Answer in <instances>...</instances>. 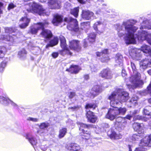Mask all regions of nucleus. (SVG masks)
Listing matches in <instances>:
<instances>
[{
	"instance_id": "64",
	"label": "nucleus",
	"mask_w": 151,
	"mask_h": 151,
	"mask_svg": "<svg viewBox=\"0 0 151 151\" xmlns=\"http://www.w3.org/2000/svg\"><path fill=\"white\" fill-rule=\"evenodd\" d=\"M128 148H129V151H132V146L130 145H128Z\"/></svg>"
},
{
	"instance_id": "21",
	"label": "nucleus",
	"mask_w": 151,
	"mask_h": 151,
	"mask_svg": "<svg viewBox=\"0 0 151 151\" xmlns=\"http://www.w3.org/2000/svg\"><path fill=\"white\" fill-rule=\"evenodd\" d=\"M101 91V88L98 86H95L90 92L91 96L93 97Z\"/></svg>"
},
{
	"instance_id": "61",
	"label": "nucleus",
	"mask_w": 151,
	"mask_h": 151,
	"mask_svg": "<svg viewBox=\"0 0 151 151\" xmlns=\"http://www.w3.org/2000/svg\"><path fill=\"white\" fill-rule=\"evenodd\" d=\"M67 131V129L65 128H63L60 130V132H66Z\"/></svg>"
},
{
	"instance_id": "10",
	"label": "nucleus",
	"mask_w": 151,
	"mask_h": 151,
	"mask_svg": "<svg viewBox=\"0 0 151 151\" xmlns=\"http://www.w3.org/2000/svg\"><path fill=\"white\" fill-rule=\"evenodd\" d=\"M69 47L71 50L79 51L81 49L80 41L78 40H73L69 41Z\"/></svg>"
},
{
	"instance_id": "19",
	"label": "nucleus",
	"mask_w": 151,
	"mask_h": 151,
	"mask_svg": "<svg viewBox=\"0 0 151 151\" xmlns=\"http://www.w3.org/2000/svg\"><path fill=\"white\" fill-rule=\"evenodd\" d=\"M88 120L91 122L93 123L97 120V118L94 114L91 111H88L86 114Z\"/></svg>"
},
{
	"instance_id": "6",
	"label": "nucleus",
	"mask_w": 151,
	"mask_h": 151,
	"mask_svg": "<svg viewBox=\"0 0 151 151\" xmlns=\"http://www.w3.org/2000/svg\"><path fill=\"white\" fill-rule=\"evenodd\" d=\"M139 146L142 147L136 148L134 151H146L147 149L144 147H151V134L146 136L142 139L139 142Z\"/></svg>"
},
{
	"instance_id": "22",
	"label": "nucleus",
	"mask_w": 151,
	"mask_h": 151,
	"mask_svg": "<svg viewBox=\"0 0 151 151\" xmlns=\"http://www.w3.org/2000/svg\"><path fill=\"white\" fill-rule=\"evenodd\" d=\"M68 150L71 151H81L80 150V147L77 144L71 143L68 147Z\"/></svg>"
},
{
	"instance_id": "58",
	"label": "nucleus",
	"mask_w": 151,
	"mask_h": 151,
	"mask_svg": "<svg viewBox=\"0 0 151 151\" xmlns=\"http://www.w3.org/2000/svg\"><path fill=\"white\" fill-rule=\"evenodd\" d=\"M3 6V4L1 2H0V14H2V13L1 9L2 8Z\"/></svg>"
},
{
	"instance_id": "45",
	"label": "nucleus",
	"mask_w": 151,
	"mask_h": 151,
	"mask_svg": "<svg viewBox=\"0 0 151 151\" xmlns=\"http://www.w3.org/2000/svg\"><path fill=\"white\" fill-rule=\"evenodd\" d=\"M83 134L82 138L83 139H88L90 137V134H89V133H81Z\"/></svg>"
},
{
	"instance_id": "60",
	"label": "nucleus",
	"mask_w": 151,
	"mask_h": 151,
	"mask_svg": "<svg viewBox=\"0 0 151 151\" xmlns=\"http://www.w3.org/2000/svg\"><path fill=\"white\" fill-rule=\"evenodd\" d=\"M96 55L98 57H100L102 55V52H97L96 53Z\"/></svg>"
},
{
	"instance_id": "63",
	"label": "nucleus",
	"mask_w": 151,
	"mask_h": 151,
	"mask_svg": "<svg viewBox=\"0 0 151 151\" xmlns=\"http://www.w3.org/2000/svg\"><path fill=\"white\" fill-rule=\"evenodd\" d=\"M84 78H85V79L86 80H87L89 78V76L88 75H85Z\"/></svg>"
},
{
	"instance_id": "30",
	"label": "nucleus",
	"mask_w": 151,
	"mask_h": 151,
	"mask_svg": "<svg viewBox=\"0 0 151 151\" xmlns=\"http://www.w3.org/2000/svg\"><path fill=\"white\" fill-rule=\"evenodd\" d=\"M0 101L1 102L3 101L4 103H5V102L8 103L10 102H11V104L12 105L14 106V107H18V105L14 103L8 98H6L3 96H0Z\"/></svg>"
},
{
	"instance_id": "36",
	"label": "nucleus",
	"mask_w": 151,
	"mask_h": 151,
	"mask_svg": "<svg viewBox=\"0 0 151 151\" xmlns=\"http://www.w3.org/2000/svg\"><path fill=\"white\" fill-rule=\"evenodd\" d=\"M6 52L7 50L5 47H0V58H2L4 57Z\"/></svg>"
},
{
	"instance_id": "17",
	"label": "nucleus",
	"mask_w": 151,
	"mask_h": 151,
	"mask_svg": "<svg viewBox=\"0 0 151 151\" xmlns=\"http://www.w3.org/2000/svg\"><path fill=\"white\" fill-rule=\"evenodd\" d=\"M63 17L58 14H55L53 15V18L52 21L53 24L55 26H58L62 21Z\"/></svg>"
},
{
	"instance_id": "26",
	"label": "nucleus",
	"mask_w": 151,
	"mask_h": 151,
	"mask_svg": "<svg viewBox=\"0 0 151 151\" xmlns=\"http://www.w3.org/2000/svg\"><path fill=\"white\" fill-rule=\"evenodd\" d=\"M58 42V39L57 37H55L53 39L51 40L50 42V43L46 45V48H48L49 47H53L57 45Z\"/></svg>"
},
{
	"instance_id": "62",
	"label": "nucleus",
	"mask_w": 151,
	"mask_h": 151,
	"mask_svg": "<svg viewBox=\"0 0 151 151\" xmlns=\"http://www.w3.org/2000/svg\"><path fill=\"white\" fill-rule=\"evenodd\" d=\"M137 111H134L132 113V114L131 113V114L132 115V117L135 114L137 113Z\"/></svg>"
},
{
	"instance_id": "54",
	"label": "nucleus",
	"mask_w": 151,
	"mask_h": 151,
	"mask_svg": "<svg viewBox=\"0 0 151 151\" xmlns=\"http://www.w3.org/2000/svg\"><path fill=\"white\" fill-rule=\"evenodd\" d=\"M28 120L34 122H36L38 121V119L36 118H29Z\"/></svg>"
},
{
	"instance_id": "27",
	"label": "nucleus",
	"mask_w": 151,
	"mask_h": 151,
	"mask_svg": "<svg viewBox=\"0 0 151 151\" xmlns=\"http://www.w3.org/2000/svg\"><path fill=\"white\" fill-rule=\"evenodd\" d=\"M143 28L151 29V23H150L147 20L144 21L141 24L140 29Z\"/></svg>"
},
{
	"instance_id": "18",
	"label": "nucleus",
	"mask_w": 151,
	"mask_h": 151,
	"mask_svg": "<svg viewBox=\"0 0 151 151\" xmlns=\"http://www.w3.org/2000/svg\"><path fill=\"white\" fill-rule=\"evenodd\" d=\"M93 15V13L88 10H83L81 14L82 17L86 20H89L91 19Z\"/></svg>"
},
{
	"instance_id": "24",
	"label": "nucleus",
	"mask_w": 151,
	"mask_h": 151,
	"mask_svg": "<svg viewBox=\"0 0 151 151\" xmlns=\"http://www.w3.org/2000/svg\"><path fill=\"white\" fill-rule=\"evenodd\" d=\"M30 19L27 17H22L20 20V21H22L23 23L19 25V27L21 28H24L27 27L30 22Z\"/></svg>"
},
{
	"instance_id": "20",
	"label": "nucleus",
	"mask_w": 151,
	"mask_h": 151,
	"mask_svg": "<svg viewBox=\"0 0 151 151\" xmlns=\"http://www.w3.org/2000/svg\"><path fill=\"white\" fill-rule=\"evenodd\" d=\"M145 53L146 56L151 57V50L150 47L146 45H143L141 47V50Z\"/></svg>"
},
{
	"instance_id": "31",
	"label": "nucleus",
	"mask_w": 151,
	"mask_h": 151,
	"mask_svg": "<svg viewBox=\"0 0 151 151\" xmlns=\"http://www.w3.org/2000/svg\"><path fill=\"white\" fill-rule=\"evenodd\" d=\"M122 55L119 54H116L115 57V61L116 63V65H121L122 63Z\"/></svg>"
},
{
	"instance_id": "47",
	"label": "nucleus",
	"mask_w": 151,
	"mask_h": 151,
	"mask_svg": "<svg viewBox=\"0 0 151 151\" xmlns=\"http://www.w3.org/2000/svg\"><path fill=\"white\" fill-rule=\"evenodd\" d=\"M70 4L68 3H66L64 6V8L68 10L70 8Z\"/></svg>"
},
{
	"instance_id": "51",
	"label": "nucleus",
	"mask_w": 151,
	"mask_h": 151,
	"mask_svg": "<svg viewBox=\"0 0 151 151\" xmlns=\"http://www.w3.org/2000/svg\"><path fill=\"white\" fill-rule=\"evenodd\" d=\"M15 6V5L13 3H11L9 4L8 9L9 10L14 8Z\"/></svg>"
},
{
	"instance_id": "33",
	"label": "nucleus",
	"mask_w": 151,
	"mask_h": 151,
	"mask_svg": "<svg viewBox=\"0 0 151 151\" xmlns=\"http://www.w3.org/2000/svg\"><path fill=\"white\" fill-rule=\"evenodd\" d=\"M79 9V7H78L71 9L70 12V14L75 17H77L78 16Z\"/></svg>"
},
{
	"instance_id": "40",
	"label": "nucleus",
	"mask_w": 151,
	"mask_h": 151,
	"mask_svg": "<svg viewBox=\"0 0 151 151\" xmlns=\"http://www.w3.org/2000/svg\"><path fill=\"white\" fill-rule=\"evenodd\" d=\"M50 126V124L47 122L41 123L39 125V127L41 129H44Z\"/></svg>"
},
{
	"instance_id": "35",
	"label": "nucleus",
	"mask_w": 151,
	"mask_h": 151,
	"mask_svg": "<svg viewBox=\"0 0 151 151\" xmlns=\"http://www.w3.org/2000/svg\"><path fill=\"white\" fill-rule=\"evenodd\" d=\"M60 54L63 56L66 54L71 55L72 54V52L69 51L68 48H62V50H60Z\"/></svg>"
},
{
	"instance_id": "2",
	"label": "nucleus",
	"mask_w": 151,
	"mask_h": 151,
	"mask_svg": "<svg viewBox=\"0 0 151 151\" xmlns=\"http://www.w3.org/2000/svg\"><path fill=\"white\" fill-rule=\"evenodd\" d=\"M129 98V93L126 91L122 92L120 90L114 92L108 97V99L110 100L111 106L114 107L121 104V101H126Z\"/></svg>"
},
{
	"instance_id": "3",
	"label": "nucleus",
	"mask_w": 151,
	"mask_h": 151,
	"mask_svg": "<svg viewBox=\"0 0 151 151\" xmlns=\"http://www.w3.org/2000/svg\"><path fill=\"white\" fill-rule=\"evenodd\" d=\"M131 65L133 71L135 74V75L132 76L130 78V80L132 85H127V86L129 89L132 88L133 89L134 88L143 84V82L142 80H140V74L137 73L134 64L131 62Z\"/></svg>"
},
{
	"instance_id": "25",
	"label": "nucleus",
	"mask_w": 151,
	"mask_h": 151,
	"mask_svg": "<svg viewBox=\"0 0 151 151\" xmlns=\"http://www.w3.org/2000/svg\"><path fill=\"white\" fill-rule=\"evenodd\" d=\"M107 133L109 137L112 139H119L122 138V135L119 133Z\"/></svg>"
},
{
	"instance_id": "46",
	"label": "nucleus",
	"mask_w": 151,
	"mask_h": 151,
	"mask_svg": "<svg viewBox=\"0 0 151 151\" xmlns=\"http://www.w3.org/2000/svg\"><path fill=\"white\" fill-rule=\"evenodd\" d=\"M102 55L103 57H104L105 55H107L109 54V50L107 49H104L102 50Z\"/></svg>"
},
{
	"instance_id": "56",
	"label": "nucleus",
	"mask_w": 151,
	"mask_h": 151,
	"mask_svg": "<svg viewBox=\"0 0 151 151\" xmlns=\"http://www.w3.org/2000/svg\"><path fill=\"white\" fill-rule=\"evenodd\" d=\"M100 24L99 22H97L94 24L93 25V28L96 30H97V25Z\"/></svg>"
},
{
	"instance_id": "15",
	"label": "nucleus",
	"mask_w": 151,
	"mask_h": 151,
	"mask_svg": "<svg viewBox=\"0 0 151 151\" xmlns=\"http://www.w3.org/2000/svg\"><path fill=\"white\" fill-rule=\"evenodd\" d=\"M45 24L42 23H38L35 25L34 27L31 28L30 32L32 34H35L37 33L38 30L43 28Z\"/></svg>"
},
{
	"instance_id": "4",
	"label": "nucleus",
	"mask_w": 151,
	"mask_h": 151,
	"mask_svg": "<svg viewBox=\"0 0 151 151\" xmlns=\"http://www.w3.org/2000/svg\"><path fill=\"white\" fill-rule=\"evenodd\" d=\"M117 105H116L115 106H111L112 108L109 109L106 115V118L112 120L119 115H124L125 113L127 111L126 108H118L117 107Z\"/></svg>"
},
{
	"instance_id": "11",
	"label": "nucleus",
	"mask_w": 151,
	"mask_h": 151,
	"mask_svg": "<svg viewBox=\"0 0 151 151\" xmlns=\"http://www.w3.org/2000/svg\"><path fill=\"white\" fill-rule=\"evenodd\" d=\"M141 50L137 48H133L129 50V53L130 56L134 60H138L140 59L141 57L140 53Z\"/></svg>"
},
{
	"instance_id": "7",
	"label": "nucleus",
	"mask_w": 151,
	"mask_h": 151,
	"mask_svg": "<svg viewBox=\"0 0 151 151\" xmlns=\"http://www.w3.org/2000/svg\"><path fill=\"white\" fill-rule=\"evenodd\" d=\"M142 29H140L141 30L139 31L136 34L135 37L134 36L135 40H136V39H137V40L140 42L145 40L147 41V40L151 37V34L145 30H142Z\"/></svg>"
},
{
	"instance_id": "29",
	"label": "nucleus",
	"mask_w": 151,
	"mask_h": 151,
	"mask_svg": "<svg viewBox=\"0 0 151 151\" xmlns=\"http://www.w3.org/2000/svg\"><path fill=\"white\" fill-rule=\"evenodd\" d=\"M15 37L16 36L14 35H11L6 36L4 35L3 36L2 39L13 42H14Z\"/></svg>"
},
{
	"instance_id": "39",
	"label": "nucleus",
	"mask_w": 151,
	"mask_h": 151,
	"mask_svg": "<svg viewBox=\"0 0 151 151\" xmlns=\"http://www.w3.org/2000/svg\"><path fill=\"white\" fill-rule=\"evenodd\" d=\"M144 112L146 115H151V106H148L146 107L144 110Z\"/></svg>"
},
{
	"instance_id": "32",
	"label": "nucleus",
	"mask_w": 151,
	"mask_h": 151,
	"mask_svg": "<svg viewBox=\"0 0 151 151\" xmlns=\"http://www.w3.org/2000/svg\"><path fill=\"white\" fill-rule=\"evenodd\" d=\"M142 124H139L137 123H134L133 124V127L135 131H140L142 129Z\"/></svg>"
},
{
	"instance_id": "55",
	"label": "nucleus",
	"mask_w": 151,
	"mask_h": 151,
	"mask_svg": "<svg viewBox=\"0 0 151 151\" xmlns=\"http://www.w3.org/2000/svg\"><path fill=\"white\" fill-rule=\"evenodd\" d=\"M52 55L54 58H55L58 56V54L57 52H54L52 54Z\"/></svg>"
},
{
	"instance_id": "28",
	"label": "nucleus",
	"mask_w": 151,
	"mask_h": 151,
	"mask_svg": "<svg viewBox=\"0 0 151 151\" xmlns=\"http://www.w3.org/2000/svg\"><path fill=\"white\" fill-rule=\"evenodd\" d=\"M144 136V133H137L133 135L132 137V140L134 141L137 140Z\"/></svg>"
},
{
	"instance_id": "13",
	"label": "nucleus",
	"mask_w": 151,
	"mask_h": 151,
	"mask_svg": "<svg viewBox=\"0 0 151 151\" xmlns=\"http://www.w3.org/2000/svg\"><path fill=\"white\" fill-rule=\"evenodd\" d=\"M140 69L144 70L147 68L151 67V59L146 58L142 60L140 63Z\"/></svg>"
},
{
	"instance_id": "57",
	"label": "nucleus",
	"mask_w": 151,
	"mask_h": 151,
	"mask_svg": "<svg viewBox=\"0 0 151 151\" xmlns=\"http://www.w3.org/2000/svg\"><path fill=\"white\" fill-rule=\"evenodd\" d=\"M132 117V115L131 114H130L129 115H127L125 117V118L129 120H130L131 118Z\"/></svg>"
},
{
	"instance_id": "41",
	"label": "nucleus",
	"mask_w": 151,
	"mask_h": 151,
	"mask_svg": "<svg viewBox=\"0 0 151 151\" xmlns=\"http://www.w3.org/2000/svg\"><path fill=\"white\" fill-rule=\"evenodd\" d=\"M5 32L6 33H11L12 32H15L16 30L12 28L6 27L5 28Z\"/></svg>"
},
{
	"instance_id": "42",
	"label": "nucleus",
	"mask_w": 151,
	"mask_h": 151,
	"mask_svg": "<svg viewBox=\"0 0 151 151\" xmlns=\"http://www.w3.org/2000/svg\"><path fill=\"white\" fill-rule=\"evenodd\" d=\"M26 53L25 50L24 49H22L19 52L18 55L20 58L24 57Z\"/></svg>"
},
{
	"instance_id": "8",
	"label": "nucleus",
	"mask_w": 151,
	"mask_h": 151,
	"mask_svg": "<svg viewBox=\"0 0 151 151\" xmlns=\"http://www.w3.org/2000/svg\"><path fill=\"white\" fill-rule=\"evenodd\" d=\"M64 21L67 22H70V24L67 27L68 29L69 30H73L75 31L78 30V22L76 19L68 17L65 18L64 19Z\"/></svg>"
},
{
	"instance_id": "49",
	"label": "nucleus",
	"mask_w": 151,
	"mask_h": 151,
	"mask_svg": "<svg viewBox=\"0 0 151 151\" xmlns=\"http://www.w3.org/2000/svg\"><path fill=\"white\" fill-rule=\"evenodd\" d=\"M76 96V93L74 92H70L69 96V97L70 99H72Z\"/></svg>"
},
{
	"instance_id": "34",
	"label": "nucleus",
	"mask_w": 151,
	"mask_h": 151,
	"mask_svg": "<svg viewBox=\"0 0 151 151\" xmlns=\"http://www.w3.org/2000/svg\"><path fill=\"white\" fill-rule=\"evenodd\" d=\"M60 46L62 48H67L66 43V40L65 37L62 36L60 37Z\"/></svg>"
},
{
	"instance_id": "9",
	"label": "nucleus",
	"mask_w": 151,
	"mask_h": 151,
	"mask_svg": "<svg viewBox=\"0 0 151 151\" xmlns=\"http://www.w3.org/2000/svg\"><path fill=\"white\" fill-rule=\"evenodd\" d=\"M41 2H46L47 0H38ZM48 4L49 7L51 9H59L61 5L60 1L58 0H48Z\"/></svg>"
},
{
	"instance_id": "43",
	"label": "nucleus",
	"mask_w": 151,
	"mask_h": 151,
	"mask_svg": "<svg viewBox=\"0 0 151 151\" xmlns=\"http://www.w3.org/2000/svg\"><path fill=\"white\" fill-rule=\"evenodd\" d=\"M96 107V106L95 104H87L86 105L85 108L86 109L91 108L94 109Z\"/></svg>"
},
{
	"instance_id": "38",
	"label": "nucleus",
	"mask_w": 151,
	"mask_h": 151,
	"mask_svg": "<svg viewBox=\"0 0 151 151\" xmlns=\"http://www.w3.org/2000/svg\"><path fill=\"white\" fill-rule=\"evenodd\" d=\"M88 40L90 42L93 43L95 42L96 35L94 33H91L88 36Z\"/></svg>"
},
{
	"instance_id": "44",
	"label": "nucleus",
	"mask_w": 151,
	"mask_h": 151,
	"mask_svg": "<svg viewBox=\"0 0 151 151\" xmlns=\"http://www.w3.org/2000/svg\"><path fill=\"white\" fill-rule=\"evenodd\" d=\"M137 99V97H132L129 101V103H130L131 104L135 105Z\"/></svg>"
},
{
	"instance_id": "59",
	"label": "nucleus",
	"mask_w": 151,
	"mask_h": 151,
	"mask_svg": "<svg viewBox=\"0 0 151 151\" xmlns=\"http://www.w3.org/2000/svg\"><path fill=\"white\" fill-rule=\"evenodd\" d=\"M83 25H86L88 26V27L90 26V23L89 22H84L83 23Z\"/></svg>"
},
{
	"instance_id": "1",
	"label": "nucleus",
	"mask_w": 151,
	"mask_h": 151,
	"mask_svg": "<svg viewBox=\"0 0 151 151\" xmlns=\"http://www.w3.org/2000/svg\"><path fill=\"white\" fill-rule=\"evenodd\" d=\"M132 20H128L124 22L122 26H119L117 29L119 37H122L124 33L126 34L124 40L127 44H134L135 42L134 34L137 28L132 25Z\"/></svg>"
},
{
	"instance_id": "14",
	"label": "nucleus",
	"mask_w": 151,
	"mask_h": 151,
	"mask_svg": "<svg viewBox=\"0 0 151 151\" xmlns=\"http://www.w3.org/2000/svg\"><path fill=\"white\" fill-rule=\"evenodd\" d=\"M29 133H23V136L28 140L30 144L34 147L37 144V139L29 134Z\"/></svg>"
},
{
	"instance_id": "16",
	"label": "nucleus",
	"mask_w": 151,
	"mask_h": 151,
	"mask_svg": "<svg viewBox=\"0 0 151 151\" xmlns=\"http://www.w3.org/2000/svg\"><path fill=\"white\" fill-rule=\"evenodd\" d=\"M100 76L105 79H111L112 78V74L110 71L106 69L101 71L100 74Z\"/></svg>"
},
{
	"instance_id": "52",
	"label": "nucleus",
	"mask_w": 151,
	"mask_h": 151,
	"mask_svg": "<svg viewBox=\"0 0 151 151\" xmlns=\"http://www.w3.org/2000/svg\"><path fill=\"white\" fill-rule=\"evenodd\" d=\"M91 70L92 72H96L97 70L96 68L94 65L91 66Z\"/></svg>"
},
{
	"instance_id": "5",
	"label": "nucleus",
	"mask_w": 151,
	"mask_h": 151,
	"mask_svg": "<svg viewBox=\"0 0 151 151\" xmlns=\"http://www.w3.org/2000/svg\"><path fill=\"white\" fill-rule=\"evenodd\" d=\"M29 12H31L35 14H37L40 15L48 16L50 13L46 12L41 5L37 3L34 2L32 5L30 9H27Z\"/></svg>"
},
{
	"instance_id": "23",
	"label": "nucleus",
	"mask_w": 151,
	"mask_h": 151,
	"mask_svg": "<svg viewBox=\"0 0 151 151\" xmlns=\"http://www.w3.org/2000/svg\"><path fill=\"white\" fill-rule=\"evenodd\" d=\"M80 70L79 67L76 65H72L69 69L66 70V71L69 72L71 73H77Z\"/></svg>"
},
{
	"instance_id": "53",
	"label": "nucleus",
	"mask_w": 151,
	"mask_h": 151,
	"mask_svg": "<svg viewBox=\"0 0 151 151\" xmlns=\"http://www.w3.org/2000/svg\"><path fill=\"white\" fill-rule=\"evenodd\" d=\"M66 133H59V135H58L59 138L60 139L63 138L65 134Z\"/></svg>"
},
{
	"instance_id": "12",
	"label": "nucleus",
	"mask_w": 151,
	"mask_h": 151,
	"mask_svg": "<svg viewBox=\"0 0 151 151\" xmlns=\"http://www.w3.org/2000/svg\"><path fill=\"white\" fill-rule=\"evenodd\" d=\"M43 24H45V26L43 28H41L42 31L40 33V35L45 38L49 39L51 38L52 36V34L51 31L49 30L44 29V27L45 26V25H47L48 24V22H46L45 23H43Z\"/></svg>"
},
{
	"instance_id": "48",
	"label": "nucleus",
	"mask_w": 151,
	"mask_h": 151,
	"mask_svg": "<svg viewBox=\"0 0 151 151\" xmlns=\"http://www.w3.org/2000/svg\"><path fill=\"white\" fill-rule=\"evenodd\" d=\"M109 60V58L108 56H105V57H103L101 58V61L102 62H107Z\"/></svg>"
},
{
	"instance_id": "37",
	"label": "nucleus",
	"mask_w": 151,
	"mask_h": 151,
	"mask_svg": "<svg viewBox=\"0 0 151 151\" xmlns=\"http://www.w3.org/2000/svg\"><path fill=\"white\" fill-rule=\"evenodd\" d=\"M78 124L80 125L79 130L82 132L87 131L86 130L87 129V126L86 125L82 123H78Z\"/></svg>"
},
{
	"instance_id": "50",
	"label": "nucleus",
	"mask_w": 151,
	"mask_h": 151,
	"mask_svg": "<svg viewBox=\"0 0 151 151\" xmlns=\"http://www.w3.org/2000/svg\"><path fill=\"white\" fill-rule=\"evenodd\" d=\"M6 66V63L5 62H2L1 63L0 66V70L1 69H2V70H3L4 68Z\"/></svg>"
}]
</instances>
